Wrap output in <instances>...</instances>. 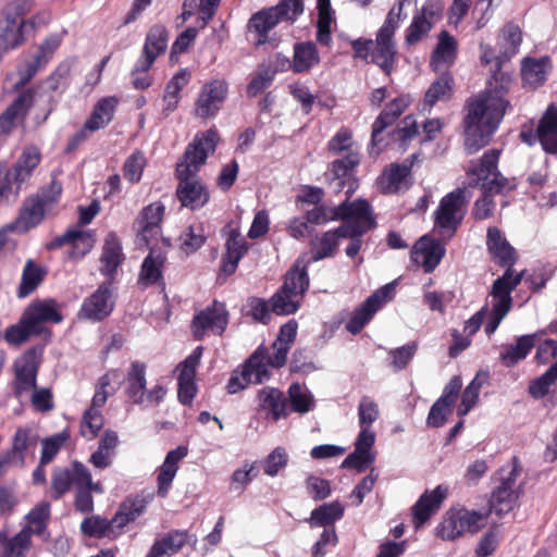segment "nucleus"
I'll return each mask as SVG.
<instances>
[{
	"instance_id": "f257e3e1",
	"label": "nucleus",
	"mask_w": 557,
	"mask_h": 557,
	"mask_svg": "<svg viewBox=\"0 0 557 557\" xmlns=\"http://www.w3.org/2000/svg\"><path fill=\"white\" fill-rule=\"evenodd\" d=\"M509 81L496 79L490 86L470 98L466 106L463 119L465 148L468 153H475L486 146L498 128L506 112L510 109L507 99Z\"/></svg>"
},
{
	"instance_id": "f03ea898",
	"label": "nucleus",
	"mask_w": 557,
	"mask_h": 557,
	"mask_svg": "<svg viewBox=\"0 0 557 557\" xmlns=\"http://www.w3.org/2000/svg\"><path fill=\"white\" fill-rule=\"evenodd\" d=\"M218 140L219 134L214 128L197 134L187 146L183 160L177 163L180 183L176 195L183 207L198 210L208 203L210 193L196 174L208 156L214 152Z\"/></svg>"
},
{
	"instance_id": "7ed1b4c3",
	"label": "nucleus",
	"mask_w": 557,
	"mask_h": 557,
	"mask_svg": "<svg viewBox=\"0 0 557 557\" xmlns=\"http://www.w3.org/2000/svg\"><path fill=\"white\" fill-rule=\"evenodd\" d=\"M499 153L497 149L485 152L480 163L471 165L468 170V174L475 177L473 184H481L484 194L474 203L472 213L475 219L483 220L490 216L494 208L493 194L511 188L508 180L497 171Z\"/></svg>"
},
{
	"instance_id": "20e7f679",
	"label": "nucleus",
	"mask_w": 557,
	"mask_h": 557,
	"mask_svg": "<svg viewBox=\"0 0 557 557\" xmlns=\"http://www.w3.org/2000/svg\"><path fill=\"white\" fill-rule=\"evenodd\" d=\"M308 264L309 260L299 257L294 268L287 272L284 284L270 298L273 313L288 315L299 309L302 297L309 287Z\"/></svg>"
},
{
	"instance_id": "39448f33",
	"label": "nucleus",
	"mask_w": 557,
	"mask_h": 557,
	"mask_svg": "<svg viewBox=\"0 0 557 557\" xmlns=\"http://www.w3.org/2000/svg\"><path fill=\"white\" fill-rule=\"evenodd\" d=\"M30 8L32 0H16L4 10L3 17L0 20V55L17 47L28 29L49 21V13H42L36 20L24 21L23 15Z\"/></svg>"
},
{
	"instance_id": "423d86ee",
	"label": "nucleus",
	"mask_w": 557,
	"mask_h": 557,
	"mask_svg": "<svg viewBox=\"0 0 557 557\" xmlns=\"http://www.w3.org/2000/svg\"><path fill=\"white\" fill-rule=\"evenodd\" d=\"M405 0H398L388 11L383 25L379 28L374 46L372 47L371 61L381 67L386 74L393 71L396 59V44L394 36L400 23L406 18L404 12Z\"/></svg>"
},
{
	"instance_id": "0eeeda50",
	"label": "nucleus",
	"mask_w": 557,
	"mask_h": 557,
	"mask_svg": "<svg viewBox=\"0 0 557 557\" xmlns=\"http://www.w3.org/2000/svg\"><path fill=\"white\" fill-rule=\"evenodd\" d=\"M342 216V224L338 226V233L342 238H349L350 243L346 248V255L354 258L361 249V236L366 233L372 223L370 205L358 199L350 203L343 202L337 212Z\"/></svg>"
},
{
	"instance_id": "6e6552de",
	"label": "nucleus",
	"mask_w": 557,
	"mask_h": 557,
	"mask_svg": "<svg viewBox=\"0 0 557 557\" xmlns=\"http://www.w3.org/2000/svg\"><path fill=\"white\" fill-rule=\"evenodd\" d=\"M304 12L302 0H282L277 5L255 13L248 28L255 34L256 45L270 41L269 33L280 23H293Z\"/></svg>"
},
{
	"instance_id": "1a4fd4ad",
	"label": "nucleus",
	"mask_w": 557,
	"mask_h": 557,
	"mask_svg": "<svg viewBox=\"0 0 557 557\" xmlns=\"http://www.w3.org/2000/svg\"><path fill=\"white\" fill-rule=\"evenodd\" d=\"M487 522V512L465 507L449 508L435 528V535L443 541H455L466 534L478 533Z\"/></svg>"
},
{
	"instance_id": "9d476101",
	"label": "nucleus",
	"mask_w": 557,
	"mask_h": 557,
	"mask_svg": "<svg viewBox=\"0 0 557 557\" xmlns=\"http://www.w3.org/2000/svg\"><path fill=\"white\" fill-rule=\"evenodd\" d=\"M522 272L513 274L510 269L496 278L490 292V299L486 307L490 306L487 322L485 324V333L491 336L505 319L512 306L511 292L520 284Z\"/></svg>"
},
{
	"instance_id": "9b49d317",
	"label": "nucleus",
	"mask_w": 557,
	"mask_h": 557,
	"mask_svg": "<svg viewBox=\"0 0 557 557\" xmlns=\"http://www.w3.org/2000/svg\"><path fill=\"white\" fill-rule=\"evenodd\" d=\"M468 200L463 189H456L444 196L434 212V233L443 240H449L457 232L467 212Z\"/></svg>"
},
{
	"instance_id": "f8f14e48",
	"label": "nucleus",
	"mask_w": 557,
	"mask_h": 557,
	"mask_svg": "<svg viewBox=\"0 0 557 557\" xmlns=\"http://www.w3.org/2000/svg\"><path fill=\"white\" fill-rule=\"evenodd\" d=\"M444 5L438 0H426L422 7L414 12L410 24L404 33V46L411 48L425 40L430 32L441 21Z\"/></svg>"
},
{
	"instance_id": "ddd939ff",
	"label": "nucleus",
	"mask_w": 557,
	"mask_h": 557,
	"mask_svg": "<svg viewBox=\"0 0 557 557\" xmlns=\"http://www.w3.org/2000/svg\"><path fill=\"white\" fill-rule=\"evenodd\" d=\"M228 97V83L224 78H212L206 82L197 96L194 113L200 119H212L218 115Z\"/></svg>"
},
{
	"instance_id": "4468645a",
	"label": "nucleus",
	"mask_w": 557,
	"mask_h": 557,
	"mask_svg": "<svg viewBox=\"0 0 557 557\" xmlns=\"http://www.w3.org/2000/svg\"><path fill=\"white\" fill-rule=\"evenodd\" d=\"M520 138L529 146L539 141L546 153L557 154V103L547 107L535 133L532 129H522Z\"/></svg>"
},
{
	"instance_id": "2eb2a0df",
	"label": "nucleus",
	"mask_w": 557,
	"mask_h": 557,
	"mask_svg": "<svg viewBox=\"0 0 557 557\" xmlns=\"http://www.w3.org/2000/svg\"><path fill=\"white\" fill-rule=\"evenodd\" d=\"M228 323V313L225 306L214 301L211 307L196 314L191 322V331L196 339L201 341L206 336L221 335Z\"/></svg>"
},
{
	"instance_id": "dca6fc26",
	"label": "nucleus",
	"mask_w": 557,
	"mask_h": 557,
	"mask_svg": "<svg viewBox=\"0 0 557 557\" xmlns=\"http://www.w3.org/2000/svg\"><path fill=\"white\" fill-rule=\"evenodd\" d=\"M394 285L386 284L371 296H369L352 313L346 322V330L351 334L359 333L363 326L372 319L384 304H386L393 295Z\"/></svg>"
},
{
	"instance_id": "f3484780",
	"label": "nucleus",
	"mask_w": 557,
	"mask_h": 557,
	"mask_svg": "<svg viewBox=\"0 0 557 557\" xmlns=\"http://www.w3.org/2000/svg\"><path fill=\"white\" fill-rule=\"evenodd\" d=\"M40 355L36 349H29L14 362V393L18 398L29 395L36 387V377Z\"/></svg>"
},
{
	"instance_id": "a211bd4d",
	"label": "nucleus",
	"mask_w": 557,
	"mask_h": 557,
	"mask_svg": "<svg viewBox=\"0 0 557 557\" xmlns=\"http://www.w3.org/2000/svg\"><path fill=\"white\" fill-rule=\"evenodd\" d=\"M23 314L24 322H28L36 334L42 333L47 323H60L63 320L60 306L53 299L34 301L27 306Z\"/></svg>"
},
{
	"instance_id": "6ab92c4d",
	"label": "nucleus",
	"mask_w": 557,
	"mask_h": 557,
	"mask_svg": "<svg viewBox=\"0 0 557 557\" xmlns=\"http://www.w3.org/2000/svg\"><path fill=\"white\" fill-rule=\"evenodd\" d=\"M169 35L164 26L156 25L146 36L141 58L136 62L133 74L148 72L156 59L168 48Z\"/></svg>"
},
{
	"instance_id": "aec40b11",
	"label": "nucleus",
	"mask_w": 557,
	"mask_h": 557,
	"mask_svg": "<svg viewBox=\"0 0 557 557\" xmlns=\"http://www.w3.org/2000/svg\"><path fill=\"white\" fill-rule=\"evenodd\" d=\"M257 411L264 413L269 421L277 422L288 416V403L284 393L275 387L265 386L256 395Z\"/></svg>"
},
{
	"instance_id": "412c9836",
	"label": "nucleus",
	"mask_w": 557,
	"mask_h": 557,
	"mask_svg": "<svg viewBox=\"0 0 557 557\" xmlns=\"http://www.w3.org/2000/svg\"><path fill=\"white\" fill-rule=\"evenodd\" d=\"M462 381L460 376H453L447 385L444 387L442 396L432 405L426 423L433 428L442 426L451 412L453 405L455 404L458 394L461 389Z\"/></svg>"
},
{
	"instance_id": "4be33fe9",
	"label": "nucleus",
	"mask_w": 557,
	"mask_h": 557,
	"mask_svg": "<svg viewBox=\"0 0 557 557\" xmlns=\"http://www.w3.org/2000/svg\"><path fill=\"white\" fill-rule=\"evenodd\" d=\"M444 255V244L429 235L422 236L411 250L412 261L421 265L425 273H431L438 265Z\"/></svg>"
},
{
	"instance_id": "5701e85b",
	"label": "nucleus",
	"mask_w": 557,
	"mask_h": 557,
	"mask_svg": "<svg viewBox=\"0 0 557 557\" xmlns=\"http://www.w3.org/2000/svg\"><path fill=\"white\" fill-rule=\"evenodd\" d=\"M412 161L392 163L384 169L376 180V187L383 194H396L408 189L410 186V173Z\"/></svg>"
},
{
	"instance_id": "b1692460",
	"label": "nucleus",
	"mask_w": 557,
	"mask_h": 557,
	"mask_svg": "<svg viewBox=\"0 0 557 557\" xmlns=\"http://www.w3.org/2000/svg\"><path fill=\"white\" fill-rule=\"evenodd\" d=\"M409 103V96L397 97L377 116L373 123L370 154L377 156L380 153L381 148L377 146L382 141V132L405 111Z\"/></svg>"
},
{
	"instance_id": "393cba45",
	"label": "nucleus",
	"mask_w": 557,
	"mask_h": 557,
	"mask_svg": "<svg viewBox=\"0 0 557 557\" xmlns=\"http://www.w3.org/2000/svg\"><path fill=\"white\" fill-rule=\"evenodd\" d=\"M448 493L447 487L437 485L434 490L425 491L412 507L414 527L424 524L441 507Z\"/></svg>"
},
{
	"instance_id": "a878e982",
	"label": "nucleus",
	"mask_w": 557,
	"mask_h": 557,
	"mask_svg": "<svg viewBox=\"0 0 557 557\" xmlns=\"http://www.w3.org/2000/svg\"><path fill=\"white\" fill-rule=\"evenodd\" d=\"M113 309V299L108 284H102L87 299L81 309V317L87 320L100 321L108 317Z\"/></svg>"
},
{
	"instance_id": "bb28decb",
	"label": "nucleus",
	"mask_w": 557,
	"mask_h": 557,
	"mask_svg": "<svg viewBox=\"0 0 557 557\" xmlns=\"http://www.w3.org/2000/svg\"><path fill=\"white\" fill-rule=\"evenodd\" d=\"M320 63L318 48L312 41H302L294 45L293 61L282 57V67L288 66L294 73H308Z\"/></svg>"
},
{
	"instance_id": "cd10ccee",
	"label": "nucleus",
	"mask_w": 557,
	"mask_h": 557,
	"mask_svg": "<svg viewBox=\"0 0 557 557\" xmlns=\"http://www.w3.org/2000/svg\"><path fill=\"white\" fill-rule=\"evenodd\" d=\"M164 206L161 202H153L146 206L139 213L135 226L138 236L147 245L150 239L160 233V223L164 215Z\"/></svg>"
},
{
	"instance_id": "c85d7f7f",
	"label": "nucleus",
	"mask_w": 557,
	"mask_h": 557,
	"mask_svg": "<svg viewBox=\"0 0 557 557\" xmlns=\"http://www.w3.org/2000/svg\"><path fill=\"white\" fill-rule=\"evenodd\" d=\"M187 453L185 446H178L166 454L157 475V493L160 497H166L177 473L178 465L187 456Z\"/></svg>"
},
{
	"instance_id": "c756f323",
	"label": "nucleus",
	"mask_w": 557,
	"mask_h": 557,
	"mask_svg": "<svg viewBox=\"0 0 557 557\" xmlns=\"http://www.w3.org/2000/svg\"><path fill=\"white\" fill-rule=\"evenodd\" d=\"M119 103L116 97H106L100 99L94 107L90 116L86 120L82 131L77 134L79 138H84L86 133H94L104 128L111 121Z\"/></svg>"
},
{
	"instance_id": "7c9ffc66",
	"label": "nucleus",
	"mask_w": 557,
	"mask_h": 557,
	"mask_svg": "<svg viewBox=\"0 0 557 557\" xmlns=\"http://www.w3.org/2000/svg\"><path fill=\"white\" fill-rule=\"evenodd\" d=\"M223 232L226 234V252L223 257V271L227 274H232L235 272L239 260L247 251V243L240 235L239 230L232 227L231 224L226 225Z\"/></svg>"
},
{
	"instance_id": "2f4dec72",
	"label": "nucleus",
	"mask_w": 557,
	"mask_h": 557,
	"mask_svg": "<svg viewBox=\"0 0 557 557\" xmlns=\"http://www.w3.org/2000/svg\"><path fill=\"white\" fill-rule=\"evenodd\" d=\"M32 103V92L25 91L21 94L0 115V135L9 134L13 128L23 123Z\"/></svg>"
},
{
	"instance_id": "473e14b6",
	"label": "nucleus",
	"mask_w": 557,
	"mask_h": 557,
	"mask_svg": "<svg viewBox=\"0 0 557 557\" xmlns=\"http://www.w3.org/2000/svg\"><path fill=\"white\" fill-rule=\"evenodd\" d=\"M124 261V253L120 238L114 233H109L102 246L100 256V272L110 278L114 277L117 268Z\"/></svg>"
},
{
	"instance_id": "72a5a7b5",
	"label": "nucleus",
	"mask_w": 557,
	"mask_h": 557,
	"mask_svg": "<svg viewBox=\"0 0 557 557\" xmlns=\"http://www.w3.org/2000/svg\"><path fill=\"white\" fill-rule=\"evenodd\" d=\"M49 209L37 197L33 196L25 200L22 212L14 224L8 225L9 233L13 230L26 232L41 222Z\"/></svg>"
},
{
	"instance_id": "f704fd0d",
	"label": "nucleus",
	"mask_w": 557,
	"mask_h": 557,
	"mask_svg": "<svg viewBox=\"0 0 557 557\" xmlns=\"http://www.w3.org/2000/svg\"><path fill=\"white\" fill-rule=\"evenodd\" d=\"M457 40L446 30L438 34L437 44L432 52L431 66L434 71L448 69L456 60Z\"/></svg>"
},
{
	"instance_id": "c9c22d12",
	"label": "nucleus",
	"mask_w": 557,
	"mask_h": 557,
	"mask_svg": "<svg viewBox=\"0 0 557 557\" xmlns=\"http://www.w3.org/2000/svg\"><path fill=\"white\" fill-rule=\"evenodd\" d=\"M539 333L525 334L519 336L515 344H509L503 347L499 359L503 366L511 368L527 358L529 352L535 346Z\"/></svg>"
},
{
	"instance_id": "e433bc0d",
	"label": "nucleus",
	"mask_w": 557,
	"mask_h": 557,
	"mask_svg": "<svg viewBox=\"0 0 557 557\" xmlns=\"http://www.w3.org/2000/svg\"><path fill=\"white\" fill-rule=\"evenodd\" d=\"M32 546L28 529H22L11 537H8L4 531H0V557H27Z\"/></svg>"
},
{
	"instance_id": "4c0bfd02",
	"label": "nucleus",
	"mask_w": 557,
	"mask_h": 557,
	"mask_svg": "<svg viewBox=\"0 0 557 557\" xmlns=\"http://www.w3.org/2000/svg\"><path fill=\"white\" fill-rule=\"evenodd\" d=\"M38 440V435L33 430L18 428L12 438V449L8 453L11 463L23 467L26 453L36 447Z\"/></svg>"
},
{
	"instance_id": "58836bf2",
	"label": "nucleus",
	"mask_w": 557,
	"mask_h": 557,
	"mask_svg": "<svg viewBox=\"0 0 557 557\" xmlns=\"http://www.w3.org/2000/svg\"><path fill=\"white\" fill-rule=\"evenodd\" d=\"M486 245L494 260L499 264L511 267L515 263V249L510 246L507 239L503 237L497 227H490L487 230Z\"/></svg>"
},
{
	"instance_id": "ea45409f",
	"label": "nucleus",
	"mask_w": 557,
	"mask_h": 557,
	"mask_svg": "<svg viewBox=\"0 0 557 557\" xmlns=\"http://www.w3.org/2000/svg\"><path fill=\"white\" fill-rule=\"evenodd\" d=\"M59 244H72L71 256L73 258H83L95 246L96 239L90 231L72 228L65 232L59 239Z\"/></svg>"
},
{
	"instance_id": "a19ab883",
	"label": "nucleus",
	"mask_w": 557,
	"mask_h": 557,
	"mask_svg": "<svg viewBox=\"0 0 557 557\" xmlns=\"http://www.w3.org/2000/svg\"><path fill=\"white\" fill-rule=\"evenodd\" d=\"M187 533L172 531L156 541L146 557H171L186 544Z\"/></svg>"
},
{
	"instance_id": "79ce46f5",
	"label": "nucleus",
	"mask_w": 557,
	"mask_h": 557,
	"mask_svg": "<svg viewBox=\"0 0 557 557\" xmlns=\"http://www.w3.org/2000/svg\"><path fill=\"white\" fill-rule=\"evenodd\" d=\"M164 261L165 257L163 253L151 250L141 264L138 284L143 287H147L159 283L162 280Z\"/></svg>"
},
{
	"instance_id": "37998d69",
	"label": "nucleus",
	"mask_w": 557,
	"mask_h": 557,
	"mask_svg": "<svg viewBox=\"0 0 557 557\" xmlns=\"http://www.w3.org/2000/svg\"><path fill=\"white\" fill-rule=\"evenodd\" d=\"M246 374L253 384H260L270 377V361H268V349L259 347L244 363Z\"/></svg>"
},
{
	"instance_id": "c03bdc74",
	"label": "nucleus",
	"mask_w": 557,
	"mask_h": 557,
	"mask_svg": "<svg viewBox=\"0 0 557 557\" xmlns=\"http://www.w3.org/2000/svg\"><path fill=\"white\" fill-rule=\"evenodd\" d=\"M221 0H184L181 17L186 22L196 12L199 13L198 21L205 27L214 16Z\"/></svg>"
},
{
	"instance_id": "a18cd8bd",
	"label": "nucleus",
	"mask_w": 557,
	"mask_h": 557,
	"mask_svg": "<svg viewBox=\"0 0 557 557\" xmlns=\"http://www.w3.org/2000/svg\"><path fill=\"white\" fill-rule=\"evenodd\" d=\"M342 235L338 233V227L324 233L321 237L311 240V257L302 255L309 263L319 261L324 258L331 257L338 246Z\"/></svg>"
},
{
	"instance_id": "49530a36",
	"label": "nucleus",
	"mask_w": 557,
	"mask_h": 557,
	"mask_svg": "<svg viewBox=\"0 0 557 557\" xmlns=\"http://www.w3.org/2000/svg\"><path fill=\"white\" fill-rule=\"evenodd\" d=\"M50 518V505L40 503L35 506L26 516L27 523L23 529H28L29 535H37L44 541L49 539L47 522Z\"/></svg>"
},
{
	"instance_id": "de8ad7c7",
	"label": "nucleus",
	"mask_w": 557,
	"mask_h": 557,
	"mask_svg": "<svg viewBox=\"0 0 557 557\" xmlns=\"http://www.w3.org/2000/svg\"><path fill=\"white\" fill-rule=\"evenodd\" d=\"M359 154L350 151L342 159H336L332 162L330 169L331 184L334 185L335 190H341L346 182L349 180L350 173L354 168L359 163Z\"/></svg>"
},
{
	"instance_id": "09e8293b",
	"label": "nucleus",
	"mask_w": 557,
	"mask_h": 557,
	"mask_svg": "<svg viewBox=\"0 0 557 557\" xmlns=\"http://www.w3.org/2000/svg\"><path fill=\"white\" fill-rule=\"evenodd\" d=\"M343 515L344 506L339 502L323 504L311 512L309 523L312 528H333V523L339 520L343 517Z\"/></svg>"
},
{
	"instance_id": "8fccbe9b",
	"label": "nucleus",
	"mask_w": 557,
	"mask_h": 557,
	"mask_svg": "<svg viewBox=\"0 0 557 557\" xmlns=\"http://www.w3.org/2000/svg\"><path fill=\"white\" fill-rule=\"evenodd\" d=\"M41 160L40 151L35 146H27L22 151L14 166V177L18 183L25 182Z\"/></svg>"
},
{
	"instance_id": "3c124183",
	"label": "nucleus",
	"mask_w": 557,
	"mask_h": 557,
	"mask_svg": "<svg viewBox=\"0 0 557 557\" xmlns=\"http://www.w3.org/2000/svg\"><path fill=\"white\" fill-rule=\"evenodd\" d=\"M549 69L547 58L524 59L521 67L522 79L525 85L536 87L544 83Z\"/></svg>"
},
{
	"instance_id": "603ef678",
	"label": "nucleus",
	"mask_w": 557,
	"mask_h": 557,
	"mask_svg": "<svg viewBox=\"0 0 557 557\" xmlns=\"http://www.w3.org/2000/svg\"><path fill=\"white\" fill-rule=\"evenodd\" d=\"M522 42V33L519 26L508 23L502 30V36L498 41L500 47V55L497 57L499 61L509 60L518 52Z\"/></svg>"
},
{
	"instance_id": "864d4df0",
	"label": "nucleus",
	"mask_w": 557,
	"mask_h": 557,
	"mask_svg": "<svg viewBox=\"0 0 557 557\" xmlns=\"http://www.w3.org/2000/svg\"><path fill=\"white\" fill-rule=\"evenodd\" d=\"M488 373L485 371H480L476 373L474 379L470 382V384L466 387L461 396V403L457 409V413L459 417L467 416L470 410L476 405L480 391L482 386L487 382Z\"/></svg>"
},
{
	"instance_id": "5fc2aeb1",
	"label": "nucleus",
	"mask_w": 557,
	"mask_h": 557,
	"mask_svg": "<svg viewBox=\"0 0 557 557\" xmlns=\"http://www.w3.org/2000/svg\"><path fill=\"white\" fill-rule=\"evenodd\" d=\"M288 400L292 410L305 414L313 410L315 400L312 393L299 383H293L288 388Z\"/></svg>"
},
{
	"instance_id": "6e6d98bb",
	"label": "nucleus",
	"mask_w": 557,
	"mask_h": 557,
	"mask_svg": "<svg viewBox=\"0 0 557 557\" xmlns=\"http://www.w3.org/2000/svg\"><path fill=\"white\" fill-rule=\"evenodd\" d=\"M318 22L317 40L323 46H330L332 42L331 24L333 22V11L330 0H318Z\"/></svg>"
},
{
	"instance_id": "4d7b16f0",
	"label": "nucleus",
	"mask_w": 557,
	"mask_h": 557,
	"mask_svg": "<svg viewBox=\"0 0 557 557\" xmlns=\"http://www.w3.org/2000/svg\"><path fill=\"white\" fill-rule=\"evenodd\" d=\"M148 502L144 498L125 500L115 516L112 518V524L116 528H123L131 521L137 519L147 507Z\"/></svg>"
},
{
	"instance_id": "13d9d810",
	"label": "nucleus",
	"mask_w": 557,
	"mask_h": 557,
	"mask_svg": "<svg viewBox=\"0 0 557 557\" xmlns=\"http://www.w3.org/2000/svg\"><path fill=\"white\" fill-rule=\"evenodd\" d=\"M45 270L35 264L33 260H27L22 273V280L17 295L23 298L33 293L45 277Z\"/></svg>"
},
{
	"instance_id": "bf43d9fd",
	"label": "nucleus",
	"mask_w": 557,
	"mask_h": 557,
	"mask_svg": "<svg viewBox=\"0 0 557 557\" xmlns=\"http://www.w3.org/2000/svg\"><path fill=\"white\" fill-rule=\"evenodd\" d=\"M126 382V394L134 403L144 393L147 385L146 366L139 361L133 362L127 371Z\"/></svg>"
},
{
	"instance_id": "052dcab7",
	"label": "nucleus",
	"mask_w": 557,
	"mask_h": 557,
	"mask_svg": "<svg viewBox=\"0 0 557 557\" xmlns=\"http://www.w3.org/2000/svg\"><path fill=\"white\" fill-rule=\"evenodd\" d=\"M519 494L507 491L505 487H496L490 499V512L503 516L510 512L518 500Z\"/></svg>"
},
{
	"instance_id": "680f3d73",
	"label": "nucleus",
	"mask_w": 557,
	"mask_h": 557,
	"mask_svg": "<svg viewBox=\"0 0 557 557\" xmlns=\"http://www.w3.org/2000/svg\"><path fill=\"white\" fill-rule=\"evenodd\" d=\"M72 485L76 491L89 490L94 493H102L103 488L100 482H94L91 474L87 467L79 462L74 461L71 465Z\"/></svg>"
},
{
	"instance_id": "e2e57ef3",
	"label": "nucleus",
	"mask_w": 557,
	"mask_h": 557,
	"mask_svg": "<svg viewBox=\"0 0 557 557\" xmlns=\"http://www.w3.org/2000/svg\"><path fill=\"white\" fill-rule=\"evenodd\" d=\"M257 476L255 463L245 461L242 467L234 470L231 475L230 491L243 493L246 486Z\"/></svg>"
},
{
	"instance_id": "0e129e2a",
	"label": "nucleus",
	"mask_w": 557,
	"mask_h": 557,
	"mask_svg": "<svg viewBox=\"0 0 557 557\" xmlns=\"http://www.w3.org/2000/svg\"><path fill=\"white\" fill-rule=\"evenodd\" d=\"M556 381L557 368L553 364L545 371V373L531 381L529 385V393L536 399L542 398L549 392V388L556 383Z\"/></svg>"
},
{
	"instance_id": "69168bd1",
	"label": "nucleus",
	"mask_w": 557,
	"mask_h": 557,
	"mask_svg": "<svg viewBox=\"0 0 557 557\" xmlns=\"http://www.w3.org/2000/svg\"><path fill=\"white\" fill-rule=\"evenodd\" d=\"M146 158L143 152L135 151L126 158L123 164V175L131 183L135 184L141 180L146 166Z\"/></svg>"
},
{
	"instance_id": "338daca9",
	"label": "nucleus",
	"mask_w": 557,
	"mask_h": 557,
	"mask_svg": "<svg viewBox=\"0 0 557 557\" xmlns=\"http://www.w3.org/2000/svg\"><path fill=\"white\" fill-rule=\"evenodd\" d=\"M379 405L368 396H363L358 405V422L360 429H371L379 419Z\"/></svg>"
},
{
	"instance_id": "774afa93",
	"label": "nucleus",
	"mask_w": 557,
	"mask_h": 557,
	"mask_svg": "<svg viewBox=\"0 0 557 557\" xmlns=\"http://www.w3.org/2000/svg\"><path fill=\"white\" fill-rule=\"evenodd\" d=\"M288 455L284 447H275L263 460V472L269 476H276L278 472L286 468Z\"/></svg>"
}]
</instances>
